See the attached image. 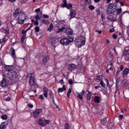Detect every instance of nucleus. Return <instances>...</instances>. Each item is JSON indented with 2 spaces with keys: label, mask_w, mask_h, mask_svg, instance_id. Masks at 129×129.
<instances>
[{
  "label": "nucleus",
  "mask_w": 129,
  "mask_h": 129,
  "mask_svg": "<svg viewBox=\"0 0 129 129\" xmlns=\"http://www.w3.org/2000/svg\"><path fill=\"white\" fill-rule=\"evenodd\" d=\"M64 129H69V124H68V123H66L64 125Z\"/></svg>",
  "instance_id": "a19ab883"
},
{
  "label": "nucleus",
  "mask_w": 129,
  "mask_h": 129,
  "mask_svg": "<svg viewBox=\"0 0 129 129\" xmlns=\"http://www.w3.org/2000/svg\"><path fill=\"white\" fill-rule=\"evenodd\" d=\"M26 37H27L26 35H24L22 37L21 41H22V43H24V42H25V39H26Z\"/></svg>",
  "instance_id": "f704fd0d"
},
{
  "label": "nucleus",
  "mask_w": 129,
  "mask_h": 129,
  "mask_svg": "<svg viewBox=\"0 0 129 129\" xmlns=\"http://www.w3.org/2000/svg\"><path fill=\"white\" fill-rule=\"evenodd\" d=\"M94 102L99 103L100 102V98L98 96H95L94 98Z\"/></svg>",
  "instance_id": "aec40b11"
},
{
  "label": "nucleus",
  "mask_w": 129,
  "mask_h": 129,
  "mask_svg": "<svg viewBox=\"0 0 129 129\" xmlns=\"http://www.w3.org/2000/svg\"><path fill=\"white\" fill-rule=\"evenodd\" d=\"M5 32H6V33L8 35H9V34H10V31H9V30H5Z\"/></svg>",
  "instance_id": "338daca9"
},
{
  "label": "nucleus",
  "mask_w": 129,
  "mask_h": 129,
  "mask_svg": "<svg viewBox=\"0 0 129 129\" xmlns=\"http://www.w3.org/2000/svg\"><path fill=\"white\" fill-rule=\"evenodd\" d=\"M77 67V66H76V64H74L73 63L72 64H70L68 66V69L69 71H73V70H75V69H76Z\"/></svg>",
  "instance_id": "1a4fd4ad"
},
{
  "label": "nucleus",
  "mask_w": 129,
  "mask_h": 129,
  "mask_svg": "<svg viewBox=\"0 0 129 129\" xmlns=\"http://www.w3.org/2000/svg\"><path fill=\"white\" fill-rule=\"evenodd\" d=\"M72 42H74V39L73 38H64L60 40V44H61V45H65L66 46H68V45L71 44Z\"/></svg>",
  "instance_id": "20e7f679"
},
{
  "label": "nucleus",
  "mask_w": 129,
  "mask_h": 129,
  "mask_svg": "<svg viewBox=\"0 0 129 129\" xmlns=\"http://www.w3.org/2000/svg\"><path fill=\"white\" fill-rule=\"evenodd\" d=\"M129 73V68L125 69L122 72L123 77H124L125 76H127V74Z\"/></svg>",
  "instance_id": "ddd939ff"
},
{
  "label": "nucleus",
  "mask_w": 129,
  "mask_h": 129,
  "mask_svg": "<svg viewBox=\"0 0 129 129\" xmlns=\"http://www.w3.org/2000/svg\"><path fill=\"white\" fill-rule=\"evenodd\" d=\"M59 83H60V84H64V81L63 80H61L59 82Z\"/></svg>",
  "instance_id": "680f3d73"
},
{
  "label": "nucleus",
  "mask_w": 129,
  "mask_h": 129,
  "mask_svg": "<svg viewBox=\"0 0 129 129\" xmlns=\"http://www.w3.org/2000/svg\"><path fill=\"white\" fill-rule=\"evenodd\" d=\"M38 123L41 126H44V125H47L50 123V121L49 120H43L41 119L38 120Z\"/></svg>",
  "instance_id": "0eeeda50"
},
{
  "label": "nucleus",
  "mask_w": 129,
  "mask_h": 129,
  "mask_svg": "<svg viewBox=\"0 0 129 129\" xmlns=\"http://www.w3.org/2000/svg\"><path fill=\"white\" fill-rule=\"evenodd\" d=\"M72 7H73L72 4H69L65 6V8H67L68 10H71V9H72Z\"/></svg>",
  "instance_id": "cd10ccee"
},
{
  "label": "nucleus",
  "mask_w": 129,
  "mask_h": 129,
  "mask_svg": "<svg viewBox=\"0 0 129 129\" xmlns=\"http://www.w3.org/2000/svg\"><path fill=\"white\" fill-rule=\"evenodd\" d=\"M116 9V4L110 3L108 5V9L112 10V9Z\"/></svg>",
  "instance_id": "2eb2a0df"
},
{
  "label": "nucleus",
  "mask_w": 129,
  "mask_h": 129,
  "mask_svg": "<svg viewBox=\"0 0 129 129\" xmlns=\"http://www.w3.org/2000/svg\"><path fill=\"white\" fill-rule=\"evenodd\" d=\"M100 85H101L103 88H105V87H106V84H105L104 82H103L102 80L100 81Z\"/></svg>",
  "instance_id": "5701e85b"
},
{
  "label": "nucleus",
  "mask_w": 129,
  "mask_h": 129,
  "mask_svg": "<svg viewBox=\"0 0 129 129\" xmlns=\"http://www.w3.org/2000/svg\"><path fill=\"white\" fill-rule=\"evenodd\" d=\"M109 32L110 33H113L114 32V28H111L109 29Z\"/></svg>",
  "instance_id": "603ef678"
},
{
  "label": "nucleus",
  "mask_w": 129,
  "mask_h": 129,
  "mask_svg": "<svg viewBox=\"0 0 129 129\" xmlns=\"http://www.w3.org/2000/svg\"><path fill=\"white\" fill-rule=\"evenodd\" d=\"M109 70H113V66H111L110 68H109V69H108Z\"/></svg>",
  "instance_id": "774afa93"
},
{
  "label": "nucleus",
  "mask_w": 129,
  "mask_h": 129,
  "mask_svg": "<svg viewBox=\"0 0 129 129\" xmlns=\"http://www.w3.org/2000/svg\"><path fill=\"white\" fill-rule=\"evenodd\" d=\"M62 3H63V4H61V8H65V7H66V6L68 5V4H67V1H66V0H63V1H62Z\"/></svg>",
  "instance_id": "393cba45"
},
{
  "label": "nucleus",
  "mask_w": 129,
  "mask_h": 129,
  "mask_svg": "<svg viewBox=\"0 0 129 129\" xmlns=\"http://www.w3.org/2000/svg\"><path fill=\"white\" fill-rule=\"evenodd\" d=\"M30 81H29V84L31 86H33L35 83H36V79H35V76L33 74H30Z\"/></svg>",
  "instance_id": "6e6552de"
},
{
  "label": "nucleus",
  "mask_w": 129,
  "mask_h": 129,
  "mask_svg": "<svg viewBox=\"0 0 129 129\" xmlns=\"http://www.w3.org/2000/svg\"><path fill=\"white\" fill-rule=\"evenodd\" d=\"M85 5L90 6L91 5V0H85Z\"/></svg>",
  "instance_id": "7c9ffc66"
},
{
  "label": "nucleus",
  "mask_w": 129,
  "mask_h": 129,
  "mask_svg": "<svg viewBox=\"0 0 129 129\" xmlns=\"http://www.w3.org/2000/svg\"><path fill=\"white\" fill-rule=\"evenodd\" d=\"M112 37H113V39H116V38H117L116 35H115V34H113Z\"/></svg>",
  "instance_id": "69168bd1"
},
{
  "label": "nucleus",
  "mask_w": 129,
  "mask_h": 129,
  "mask_svg": "<svg viewBox=\"0 0 129 129\" xmlns=\"http://www.w3.org/2000/svg\"><path fill=\"white\" fill-rule=\"evenodd\" d=\"M49 56H45L42 59L43 63H44V64H46V63H47V62H48V61H49Z\"/></svg>",
  "instance_id": "f3484780"
},
{
  "label": "nucleus",
  "mask_w": 129,
  "mask_h": 129,
  "mask_svg": "<svg viewBox=\"0 0 129 129\" xmlns=\"http://www.w3.org/2000/svg\"><path fill=\"white\" fill-rule=\"evenodd\" d=\"M105 81H106L107 83V86H108L109 85V82H108V80L107 79H105Z\"/></svg>",
  "instance_id": "8fccbe9b"
},
{
  "label": "nucleus",
  "mask_w": 129,
  "mask_h": 129,
  "mask_svg": "<svg viewBox=\"0 0 129 129\" xmlns=\"http://www.w3.org/2000/svg\"><path fill=\"white\" fill-rule=\"evenodd\" d=\"M107 19H108V20H109L111 22H115L116 21V19H114L113 16H112V15L108 16Z\"/></svg>",
  "instance_id": "a211bd4d"
},
{
  "label": "nucleus",
  "mask_w": 129,
  "mask_h": 129,
  "mask_svg": "<svg viewBox=\"0 0 129 129\" xmlns=\"http://www.w3.org/2000/svg\"><path fill=\"white\" fill-rule=\"evenodd\" d=\"M42 111H43V110L41 108L35 110L33 113V117L34 118H38L40 115V113H41Z\"/></svg>",
  "instance_id": "423d86ee"
},
{
  "label": "nucleus",
  "mask_w": 129,
  "mask_h": 129,
  "mask_svg": "<svg viewBox=\"0 0 129 129\" xmlns=\"http://www.w3.org/2000/svg\"><path fill=\"white\" fill-rule=\"evenodd\" d=\"M67 33L68 35H73V31L72 30H68Z\"/></svg>",
  "instance_id": "c9c22d12"
},
{
  "label": "nucleus",
  "mask_w": 129,
  "mask_h": 129,
  "mask_svg": "<svg viewBox=\"0 0 129 129\" xmlns=\"http://www.w3.org/2000/svg\"><path fill=\"white\" fill-rule=\"evenodd\" d=\"M6 42H7V39H6V38H4L2 39V43H6Z\"/></svg>",
  "instance_id": "bf43d9fd"
},
{
  "label": "nucleus",
  "mask_w": 129,
  "mask_h": 129,
  "mask_svg": "<svg viewBox=\"0 0 129 129\" xmlns=\"http://www.w3.org/2000/svg\"><path fill=\"white\" fill-rule=\"evenodd\" d=\"M40 19H41V18H40V16H39L37 13V15L35 16V20H36L37 21H39Z\"/></svg>",
  "instance_id": "79ce46f5"
},
{
  "label": "nucleus",
  "mask_w": 129,
  "mask_h": 129,
  "mask_svg": "<svg viewBox=\"0 0 129 129\" xmlns=\"http://www.w3.org/2000/svg\"><path fill=\"white\" fill-rule=\"evenodd\" d=\"M66 86H65V85H63L62 86V88H59L58 89V92L60 93V92H63V91H66Z\"/></svg>",
  "instance_id": "dca6fc26"
},
{
  "label": "nucleus",
  "mask_w": 129,
  "mask_h": 129,
  "mask_svg": "<svg viewBox=\"0 0 129 129\" xmlns=\"http://www.w3.org/2000/svg\"><path fill=\"white\" fill-rule=\"evenodd\" d=\"M27 20V16L25 13H21L18 16L17 23L19 25H23L25 20Z\"/></svg>",
  "instance_id": "7ed1b4c3"
},
{
  "label": "nucleus",
  "mask_w": 129,
  "mask_h": 129,
  "mask_svg": "<svg viewBox=\"0 0 129 129\" xmlns=\"http://www.w3.org/2000/svg\"><path fill=\"white\" fill-rule=\"evenodd\" d=\"M53 29H54V25H53L52 23H51L47 30L49 31V32H51V31L53 30Z\"/></svg>",
  "instance_id": "b1692460"
},
{
  "label": "nucleus",
  "mask_w": 129,
  "mask_h": 129,
  "mask_svg": "<svg viewBox=\"0 0 129 129\" xmlns=\"http://www.w3.org/2000/svg\"><path fill=\"white\" fill-rule=\"evenodd\" d=\"M98 32V34H101L102 33V31L101 30L98 31V30H96V32Z\"/></svg>",
  "instance_id": "0e129e2a"
},
{
  "label": "nucleus",
  "mask_w": 129,
  "mask_h": 129,
  "mask_svg": "<svg viewBox=\"0 0 129 129\" xmlns=\"http://www.w3.org/2000/svg\"><path fill=\"white\" fill-rule=\"evenodd\" d=\"M7 127V126L5 125V124H2L0 125V129H5Z\"/></svg>",
  "instance_id": "58836bf2"
},
{
  "label": "nucleus",
  "mask_w": 129,
  "mask_h": 129,
  "mask_svg": "<svg viewBox=\"0 0 129 129\" xmlns=\"http://www.w3.org/2000/svg\"><path fill=\"white\" fill-rule=\"evenodd\" d=\"M121 11H122L121 8L118 9L116 12L117 15H120V13H121Z\"/></svg>",
  "instance_id": "e433bc0d"
},
{
  "label": "nucleus",
  "mask_w": 129,
  "mask_h": 129,
  "mask_svg": "<svg viewBox=\"0 0 129 129\" xmlns=\"http://www.w3.org/2000/svg\"><path fill=\"white\" fill-rule=\"evenodd\" d=\"M5 70L6 71L8 72L7 77L8 78H9L10 80L14 81V80H15L18 77L19 75H18V72H17V70L15 69L14 66H6L5 67Z\"/></svg>",
  "instance_id": "f257e3e1"
},
{
  "label": "nucleus",
  "mask_w": 129,
  "mask_h": 129,
  "mask_svg": "<svg viewBox=\"0 0 129 129\" xmlns=\"http://www.w3.org/2000/svg\"><path fill=\"white\" fill-rule=\"evenodd\" d=\"M11 97H7L6 99V101H10V100H11Z\"/></svg>",
  "instance_id": "4d7b16f0"
},
{
  "label": "nucleus",
  "mask_w": 129,
  "mask_h": 129,
  "mask_svg": "<svg viewBox=\"0 0 129 129\" xmlns=\"http://www.w3.org/2000/svg\"><path fill=\"white\" fill-rule=\"evenodd\" d=\"M10 51H11V56L12 57V58H14V60H16V58L17 57V56L16 55V50H15V48L12 47L10 49Z\"/></svg>",
  "instance_id": "9b49d317"
},
{
  "label": "nucleus",
  "mask_w": 129,
  "mask_h": 129,
  "mask_svg": "<svg viewBox=\"0 0 129 129\" xmlns=\"http://www.w3.org/2000/svg\"><path fill=\"white\" fill-rule=\"evenodd\" d=\"M101 123H103V124H104V123H106V122H107V120L106 119V118L102 119L101 120Z\"/></svg>",
  "instance_id": "473e14b6"
},
{
  "label": "nucleus",
  "mask_w": 129,
  "mask_h": 129,
  "mask_svg": "<svg viewBox=\"0 0 129 129\" xmlns=\"http://www.w3.org/2000/svg\"><path fill=\"white\" fill-rule=\"evenodd\" d=\"M35 32H36V33H38V32H40V28L39 27V26H36L35 28Z\"/></svg>",
  "instance_id": "4c0bfd02"
},
{
  "label": "nucleus",
  "mask_w": 129,
  "mask_h": 129,
  "mask_svg": "<svg viewBox=\"0 0 129 129\" xmlns=\"http://www.w3.org/2000/svg\"><path fill=\"white\" fill-rule=\"evenodd\" d=\"M26 33H27L26 30H22V34L23 35V36H25V35H26Z\"/></svg>",
  "instance_id": "de8ad7c7"
},
{
  "label": "nucleus",
  "mask_w": 129,
  "mask_h": 129,
  "mask_svg": "<svg viewBox=\"0 0 129 129\" xmlns=\"http://www.w3.org/2000/svg\"><path fill=\"white\" fill-rule=\"evenodd\" d=\"M39 98L40 99H41V100H44V96H43V95H40L39 96Z\"/></svg>",
  "instance_id": "09e8293b"
},
{
  "label": "nucleus",
  "mask_w": 129,
  "mask_h": 129,
  "mask_svg": "<svg viewBox=\"0 0 129 129\" xmlns=\"http://www.w3.org/2000/svg\"><path fill=\"white\" fill-rule=\"evenodd\" d=\"M40 11H41V9L40 8H38L35 10V12H36V13H39Z\"/></svg>",
  "instance_id": "864d4df0"
},
{
  "label": "nucleus",
  "mask_w": 129,
  "mask_h": 129,
  "mask_svg": "<svg viewBox=\"0 0 129 129\" xmlns=\"http://www.w3.org/2000/svg\"><path fill=\"white\" fill-rule=\"evenodd\" d=\"M1 118H2L4 120H6L8 119V116L7 115H3L1 116Z\"/></svg>",
  "instance_id": "72a5a7b5"
},
{
  "label": "nucleus",
  "mask_w": 129,
  "mask_h": 129,
  "mask_svg": "<svg viewBox=\"0 0 129 129\" xmlns=\"http://www.w3.org/2000/svg\"><path fill=\"white\" fill-rule=\"evenodd\" d=\"M70 16L71 17V19H73V18H75V11L73 9H71V14Z\"/></svg>",
  "instance_id": "6ab92c4d"
},
{
  "label": "nucleus",
  "mask_w": 129,
  "mask_h": 129,
  "mask_svg": "<svg viewBox=\"0 0 129 129\" xmlns=\"http://www.w3.org/2000/svg\"><path fill=\"white\" fill-rule=\"evenodd\" d=\"M10 78H8L7 76H4V79L0 83V86L2 87H6L9 85V82H10Z\"/></svg>",
  "instance_id": "39448f33"
},
{
  "label": "nucleus",
  "mask_w": 129,
  "mask_h": 129,
  "mask_svg": "<svg viewBox=\"0 0 129 129\" xmlns=\"http://www.w3.org/2000/svg\"><path fill=\"white\" fill-rule=\"evenodd\" d=\"M41 22L43 24H45V25H49V24H50L49 21L46 20H42Z\"/></svg>",
  "instance_id": "2f4dec72"
},
{
  "label": "nucleus",
  "mask_w": 129,
  "mask_h": 129,
  "mask_svg": "<svg viewBox=\"0 0 129 129\" xmlns=\"http://www.w3.org/2000/svg\"><path fill=\"white\" fill-rule=\"evenodd\" d=\"M124 50H125V52H128L129 48L127 47H125Z\"/></svg>",
  "instance_id": "e2e57ef3"
},
{
  "label": "nucleus",
  "mask_w": 129,
  "mask_h": 129,
  "mask_svg": "<svg viewBox=\"0 0 129 129\" xmlns=\"http://www.w3.org/2000/svg\"><path fill=\"white\" fill-rule=\"evenodd\" d=\"M69 83L70 84V85H72V84H73V80H72V79H70L69 80Z\"/></svg>",
  "instance_id": "37998d69"
},
{
  "label": "nucleus",
  "mask_w": 129,
  "mask_h": 129,
  "mask_svg": "<svg viewBox=\"0 0 129 129\" xmlns=\"http://www.w3.org/2000/svg\"><path fill=\"white\" fill-rule=\"evenodd\" d=\"M34 24L36 26H38V25H39V22H38V20H36L34 22Z\"/></svg>",
  "instance_id": "6e6d98bb"
},
{
  "label": "nucleus",
  "mask_w": 129,
  "mask_h": 129,
  "mask_svg": "<svg viewBox=\"0 0 129 129\" xmlns=\"http://www.w3.org/2000/svg\"><path fill=\"white\" fill-rule=\"evenodd\" d=\"M108 65H109L110 66H113V63L111 61H109L107 62Z\"/></svg>",
  "instance_id": "49530a36"
},
{
  "label": "nucleus",
  "mask_w": 129,
  "mask_h": 129,
  "mask_svg": "<svg viewBox=\"0 0 129 129\" xmlns=\"http://www.w3.org/2000/svg\"><path fill=\"white\" fill-rule=\"evenodd\" d=\"M123 118V115H119V119L121 120Z\"/></svg>",
  "instance_id": "13d9d810"
},
{
  "label": "nucleus",
  "mask_w": 129,
  "mask_h": 129,
  "mask_svg": "<svg viewBox=\"0 0 129 129\" xmlns=\"http://www.w3.org/2000/svg\"><path fill=\"white\" fill-rule=\"evenodd\" d=\"M89 9L90 10H91V11H93V10H94V9H95V7H94V6H93L92 5H90L89 6Z\"/></svg>",
  "instance_id": "ea45409f"
},
{
  "label": "nucleus",
  "mask_w": 129,
  "mask_h": 129,
  "mask_svg": "<svg viewBox=\"0 0 129 129\" xmlns=\"http://www.w3.org/2000/svg\"><path fill=\"white\" fill-rule=\"evenodd\" d=\"M122 58L124 59L125 61H128L129 60V54H124L122 56Z\"/></svg>",
  "instance_id": "4be33fe9"
},
{
  "label": "nucleus",
  "mask_w": 129,
  "mask_h": 129,
  "mask_svg": "<svg viewBox=\"0 0 129 129\" xmlns=\"http://www.w3.org/2000/svg\"><path fill=\"white\" fill-rule=\"evenodd\" d=\"M43 18H44V19H48L49 18V16L44 14Z\"/></svg>",
  "instance_id": "5fc2aeb1"
},
{
  "label": "nucleus",
  "mask_w": 129,
  "mask_h": 129,
  "mask_svg": "<svg viewBox=\"0 0 129 129\" xmlns=\"http://www.w3.org/2000/svg\"><path fill=\"white\" fill-rule=\"evenodd\" d=\"M124 66H123V65H121L120 66V70L121 71H122L123 70V68H124Z\"/></svg>",
  "instance_id": "3c124183"
},
{
  "label": "nucleus",
  "mask_w": 129,
  "mask_h": 129,
  "mask_svg": "<svg viewBox=\"0 0 129 129\" xmlns=\"http://www.w3.org/2000/svg\"><path fill=\"white\" fill-rule=\"evenodd\" d=\"M29 25H30V27H29V28H28L26 31V32H28V31H29V30H31V28H32V27H33V24H29Z\"/></svg>",
  "instance_id": "a18cd8bd"
},
{
  "label": "nucleus",
  "mask_w": 129,
  "mask_h": 129,
  "mask_svg": "<svg viewBox=\"0 0 129 129\" xmlns=\"http://www.w3.org/2000/svg\"><path fill=\"white\" fill-rule=\"evenodd\" d=\"M65 29H66V28H65L64 27H62L61 28L58 29V31H56V33H59L60 32H63V31H64V30H65Z\"/></svg>",
  "instance_id": "bb28decb"
},
{
  "label": "nucleus",
  "mask_w": 129,
  "mask_h": 129,
  "mask_svg": "<svg viewBox=\"0 0 129 129\" xmlns=\"http://www.w3.org/2000/svg\"><path fill=\"white\" fill-rule=\"evenodd\" d=\"M49 97H50V98H51V99H54V95L53 94V92H52V91H49Z\"/></svg>",
  "instance_id": "a878e982"
},
{
  "label": "nucleus",
  "mask_w": 129,
  "mask_h": 129,
  "mask_svg": "<svg viewBox=\"0 0 129 129\" xmlns=\"http://www.w3.org/2000/svg\"><path fill=\"white\" fill-rule=\"evenodd\" d=\"M28 107H29V108H33V107H34V105H33V104H31L29 103L28 104Z\"/></svg>",
  "instance_id": "c03bdc74"
},
{
  "label": "nucleus",
  "mask_w": 129,
  "mask_h": 129,
  "mask_svg": "<svg viewBox=\"0 0 129 129\" xmlns=\"http://www.w3.org/2000/svg\"><path fill=\"white\" fill-rule=\"evenodd\" d=\"M85 42H86L85 38L83 36H80L78 38L76 39L75 43L77 47H78V48H81L82 46H84L85 45Z\"/></svg>",
  "instance_id": "f03ea898"
},
{
  "label": "nucleus",
  "mask_w": 129,
  "mask_h": 129,
  "mask_svg": "<svg viewBox=\"0 0 129 129\" xmlns=\"http://www.w3.org/2000/svg\"><path fill=\"white\" fill-rule=\"evenodd\" d=\"M92 95V93L91 92H88L87 95V100H90L91 99V96Z\"/></svg>",
  "instance_id": "412c9836"
},
{
  "label": "nucleus",
  "mask_w": 129,
  "mask_h": 129,
  "mask_svg": "<svg viewBox=\"0 0 129 129\" xmlns=\"http://www.w3.org/2000/svg\"><path fill=\"white\" fill-rule=\"evenodd\" d=\"M85 94V91L83 90L81 93H77L78 95V98L80 100H82L83 99V95Z\"/></svg>",
  "instance_id": "9d476101"
},
{
  "label": "nucleus",
  "mask_w": 129,
  "mask_h": 129,
  "mask_svg": "<svg viewBox=\"0 0 129 129\" xmlns=\"http://www.w3.org/2000/svg\"><path fill=\"white\" fill-rule=\"evenodd\" d=\"M120 70L118 69L116 72V75H118V74H119V73H120Z\"/></svg>",
  "instance_id": "052dcab7"
},
{
  "label": "nucleus",
  "mask_w": 129,
  "mask_h": 129,
  "mask_svg": "<svg viewBox=\"0 0 129 129\" xmlns=\"http://www.w3.org/2000/svg\"><path fill=\"white\" fill-rule=\"evenodd\" d=\"M43 92H44V97L47 98L48 97V88L46 87H44L43 88Z\"/></svg>",
  "instance_id": "4468645a"
},
{
  "label": "nucleus",
  "mask_w": 129,
  "mask_h": 129,
  "mask_svg": "<svg viewBox=\"0 0 129 129\" xmlns=\"http://www.w3.org/2000/svg\"><path fill=\"white\" fill-rule=\"evenodd\" d=\"M19 14H22L21 10L19 9H16L13 14L14 17L17 18Z\"/></svg>",
  "instance_id": "f8f14e48"
},
{
  "label": "nucleus",
  "mask_w": 129,
  "mask_h": 129,
  "mask_svg": "<svg viewBox=\"0 0 129 129\" xmlns=\"http://www.w3.org/2000/svg\"><path fill=\"white\" fill-rule=\"evenodd\" d=\"M72 93V89H71V88L69 89L68 93H67V97H68V98H69V97H70V94H71V93Z\"/></svg>",
  "instance_id": "c756f323"
},
{
  "label": "nucleus",
  "mask_w": 129,
  "mask_h": 129,
  "mask_svg": "<svg viewBox=\"0 0 129 129\" xmlns=\"http://www.w3.org/2000/svg\"><path fill=\"white\" fill-rule=\"evenodd\" d=\"M103 76L102 75H99L96 77V80H99V81H101L102 80Z\"/></svg>",
  "instance_id": "c85d7f7f"
}]
</instances>
